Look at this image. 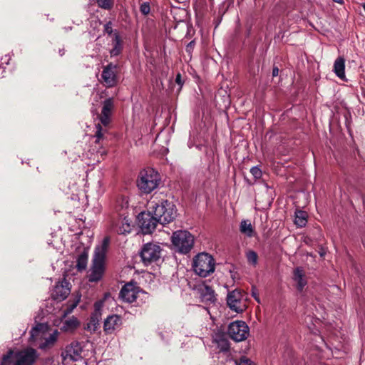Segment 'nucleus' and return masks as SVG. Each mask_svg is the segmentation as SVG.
<instances>
[{
  "mask_svg": "<svg viewBox=\"0 0 365 365\" xmlns=\"http://www.w3.org/2000/svg\"><path fill=\"white\" fill-rule=\"evenodd\" d=\"M109 244V239H103L102 245L95 249L92 267L89 274V281L96 282L99 281L104 273L105 259L106 250Z\"/></svg>",
  "mask_w": 365,
  "mask_h": 365,
  "instance_id": "nucleus-1",
  "label": "nucleus"
},
{
  "mask_svg": "<svg viewBox=\"0 0 365 365\" xmlns=\"http://www.w3.org/2000/svg\"><path fill=\"white\" fill-rule=\"evenodd\" d=\"M149 209L157 217L160 224H167L173 221L176 217L175 205L168 200L157 203L154 201L149 203Z\"/></svg>",
  "mask_w": 365,
  "mask_h": 365,
  "instance_id": "nucleus-2",
  "label": "nucleus"
},
{
  "mask_svg": "<svg viewBox=\"0 0 365 365\" xmlns=\"http://www.w3.org/2000/svg\"><path fill=\"white\" fill-rule=\"evenodd\" d=\"M45 330L46 327L39 324L31 331V341H36L41 339V341L38 344V348L41 350H47L53 347L59 334L58 330H54L51 334L47 335Z\"/></svg>",
  "mask_w": 365,
  "mask_h": 365,
  "instance_id": "nucleus-3",
  "label": "nucleus"
},
{
  "mask_svg": "<svg viewBox=\"0 0 365 365\" xmlns=\"http://www.w3.org/2000/svg\"><path fill=\"white\" fill-rule=\"evenodd\" d=\"M37 352L32 348H27L14 354L12 350L2 357L1 365H9L11 359H15L14 365H31L37 358Z\"/></svg>",
  "mask_w": 365,
  "mask_h": 365,
  "instance_id": "nucleus-4",
  "label": "nucleus"
},
{
  "mask_svg": "<svg viewBox=\"0 0 365 365\" xmlns=\"http://www.w3.org/2000/svg\"><path fill=\"white\" fill-rule=\"evenodd\" d=\"M160 180L159 174L156 171L147 168L140 173L137 186L141 192L148 194L158 186Z\"/></svg>",
  "mask_w": 365,
  "mask_h": 365,
  "instance_id": "nucleus-5",
  "label": "nucleus"
},
{
  "mask_svg": "<svg viewBox=\"0 0 365 365\" xmlns=\"http://www.w3.org/2000/svg\"><path fill=\"white\" fill-rule=\"evenodd\" d=\"M215 260L207 253H200L196 255L192 262L194 272L202 277H206L215 271Z\"/></svg>",
  "mask_w": 365,
  "mask_h": 365,
  "instance_id": "nucleus-6",
  "label": "nucleus"
},
{
  "mask_svg": "<svg viewBox=\"0 0 365 365\" xmlns=\"http://www.w3.org/2000/svg\"><path fill=\"white\" fill-rule=\"evenodd\" d=\"M172 243L177 252L187 254L194 245V237L187 230H178L173 234Z\"/></svg>",
  "mask_w": 365,
  "mask_h": 365,
  "instance_id": "nucleus-7",
  "label": "nucleus"
},
{
  "mask_svg": "<svg viewBox=\"0 0 365 365\" xmlns=\"http://www.w3.org/2000/svg\"><path fill=\"white\" fill-rule=\"evenodd\" d=\"M227 333L235 341H242L249 336L250 328L245 322L237 320L230 324Z\"/></svg>",
  "mask_w": 365,
  "mask_h": 365,
  "instance_id": "nucleus-8",
  "label": "nucleus"
},
{
  "mask_svg": "<svg viewBox=\"0 0 365 365\" xmlns=\"http://www.w3.org/2000/svg\"><path fill=\"white\" fill-rule=\"evenodd\" d=\"M162 249L158 244L147 243L140 252V257L145 265L157 262L161 257Z\"/></svg>",
  "mask_w": 365,
  "mask_h": 365,
  "instance_id": "nucleus-9",
  "label": "nucleus"
},
{
  "mask_svg": "<svg viewBox=\"0 0 365 365\" xmlns=\"http://www.w3.org/2000/svg\"><path fill=\"white\" fill-rule=\"evenodd\" d=\"M138 219V225L145 235L152 233L157 224L159 223L157 217L153 214L152 210L150 209L147 212H143L139 214Z\"/></svg>",
  "mask_w": 365,
  "mask_h": 365,
  "instance_id": "nucleus-10",
  "label": "nucleus"
},
{
  "mask_svg": "<svg viewBox=\"0 0 365 365\" xmlns=\"http://www.w3.org/2000/svg\"><path fill=\"white\" fill-rule=\"evenodd\" d=\"M242 299V292L238 289H235L227 294V304L231 310L237 313H242L245 309Z\"/></svg>",
  "mask_w": 365,
  "mask_h": 365,
  "instance_id": "nucleus-11",
  "label": "nucleus"
},
{
  "mask_svg": "<svg viewBox=\"0 0 365 365\" xmlns=\"http://www.w3.org/2000/svg\"><path fill=\"white\" fill-rule=\"evenodd\" d=\"M125 214L126 212L118 213V218L112 223L113 230L118 234L124 235L131 232V220Z\"/></svg>",
  "mask_w": 365,
  "mask_h": 365,
  "instance_id": "nucleus-12",
  "label": "nucleus"
},
{
  "mask_svg": "<svg viewBox=\"0 0 365 365\" xmlns=\"http://www.w3.org/2000/svg\"><path fill=\"white\" fill-rule=\"evenodd\" d=\"M101 78L107 87H113L117 83V66L109 63L104 66Z\"/></svg>",
  "mask_w": 365,
  "mask_h": 365,
  "instance_id": "nucleus-13",
  "label": "nucleus"
},
{
  "mask_svg": "<svg viewBox=\"0 0 365 365\" xmlns=\"http://www.w3.org/2000/svg\"><path fill=\"white\" fill-rule=\"evenodd\" d=\"M123 324L122 318L118 314L108 316L103 322V331L106 334H112L118 330Z\"/></svg>",
  "mask_w": 365,
  "mask_h": 365,
  "instance_id": "nucleus-14",
  "label": "nucleus"
},
{
  "mask_svg": "<svg viewBox=\"0 0 365 365\" xmlns=\"http://www.w3.org/2000/svg\"><path fill=\"white\" fill-rule=\"evenodd\" d=\"M139 293V289L135 284L128 283L120 290V297L125 302L132 303L135 301Z\"/></svg>",
  "mask_w": 365,
  "mask_h": 365,
  "instance_id": "nucleus-15",
  "label": "nucleus"
},
{
  "mask_svg": "<svg viewBox=\"0 0 365 365\" xmlns=\"http://www.w3.org/2000/svg\"><path fill=\"white\" fill-rule=\"evenodd\" d=\"M113 108L114 100L113 98H108L103 102L100 120L103 125L106 126L110 123Z\"/></svg>",
  "mask_w": 365,
  "mask_h": 365,
  "instance_id": "nucleus-16",
  "label": "nucleus"
},
{
  "mask_svg": "<svg viewBox=\"0 0 365 365\" xmlns=\"http://www.w3.org/2000/svg\"><path fill=\"white\" fill-rule=\"evenodd\" d=\"M68 285L69 283L66 280L57 283L51 293V296L53 299L60 302L64 300L71 292V289Z\"/></svg>",
  "mask_w": 365,
  "mask_h": 365,
  "instance_id": "nucleus-17",
  "label": "nucleus"
},
{
  "mask_svg": "<svg viewBox=\"0 0 365 365\" xmlns=\"http://www.w3.org/2000/svg\"><path fill=\"white\" fill-rule=\"evenodd\" d=\"M293 280L298 291L302 292L307 284L305 272L302 267H297L293 271Z\"/></svg>",
  "mask_w": 365,
  "mask_h": 365,
  "instance_id": "nucleus-18",
  "label": "nucleus"
},
{
  "mask_svg": "<svg viewBox=\"0 0 365 365\" xmlns=\"http://www.w3.org/2000/svg\"><path fill=\"white\" fill-rule=\"evenodd\" d=\"M345 59L340 56L338 57L334 63V72L340 79L344 80L345 78Z\"/></svg>",
  "mask_w": 365,
  "mask_h": 365,
  "instance_id": "nucleus-19",
  "label": "nucleus"
},
{
  "mask_svg": "<svg viewBox=\"0 0 365 365\" xmlns=\"http://www.w3.org/2000/svg\"><path fill=\"white\" fill-rule=\"evenodd\" d=\"M88 257V252L86 250H83V251L78 255L76 261V268L78 271L81 272L86 269Z\"/></svg>",
  "mask_w": 365,
  "mask_h": 365,
  "instance_id": "nucleus-20",
  "label": "nucleus"
},
{
  "mask_svg": "<svg viewBox=\"0 0 365 365\" xmlns=\"http://www.w3.org/2000/svg\"><path fill=\"white\" fill-rule=\"evenodd\" d=\"M78 326V322L74 317L65 320L63 322L61 329L63 331H72L77 328Z\"/></svg>",
  "mask_w": 365,
  "mask_h": 365,
  "instance_id": "nucleus-21",
  "label": "nucleus"
},
{
  "mask_svg": "<svg viewBox=\"0 0 365 365\" xmlns=\"http://www.w3.org/2000/svg\"><path fill=\"white\" fill-rule=\"evenodd\" d=\"M240 231L248 237H251L254 234V229L249 220H244L240 222Z\"/></svg>",
  "mask_w": 365,
  "mask_h": 365,
  "instance_id": "nucleus-22",
  "label": "nucleus"
},
{
  "mask_svg": "<svg viewBox=\"0 0 365 365\" xmlns=\"http://www.w3.org/2000/svg\"><path fill=\"white\" fill-rule=\"evenodd\" d=\"M307 222V213L302 210L295 212L294 224L299 227H304Z\"/></svg>",
  "mask_w": 365,
  "mask_h": 365,
  "instance_id": "nucleus-23",
  "label": "nucleus"
},
{
  "mask_svg": "<svg viewBox=\"0 0 365 365\" xmlns=\"http://www.w3.org/2000/svg\"><path fill=\"white\" fill-rule=\"evenodd\" d=\"M113 43V48L111 49L110 53L112 56H115L120 54L122 51V42L118 33L114 34Z\"/></svg>",
  "mask_w": 365,
  "mask_h": 365,
  "instance_id": "nucleus-24",
  "label": "nucleus"
},
{
  "mask_svg": "<svg viewBox=\"0 0 365 365\" xmlns=\"http://www.w3.org/2000/svg\"><path fill=\"white\" fill-rule=\"evenodd\" d=\"M201 296L202 299L206 302H214L216 299L214 290L208 286H205L202 289Z\"/></svg>",
  "mask_w": 365,
  "mask_h": 365,
  "instance_id": "nucleus-25",
  "label": "nucleus"
},
{
  "mask_svg": "<svg viewBox=\"0 0 365 365\" xmlns=\"http://www.w3.org/2000/svg\"><path fill=\"white\" fill-rule=\"evenodd\" d=\"M128 198L125 196L120 197L116 202V210L119 213L125 212V210L128 208Z\"/></svg>",
  "mask_w": 365,
  "mask_h": 365,
  "instance_id": "nucleus-26",
  "label": "nucleus"
},
{
  "mask_svg": "<svg viewBox=\"0 0 365 365\" xmlns=\"http://www.w3.org/2000/svg\"><path fill=\"white\" fill-rule=\"evenodd\" d=\"M98 6L103 9L110 10L113 8L114 0H96Z\"/></svg>",
  "mask_w": 365,
  "mask_h": 365,
  "instance_id": "nucleus-27",
  "label": "nucleus"
},
{
  "mask_svg": "<svg viewBox=\"0 0 365 365\" xmlns=\"http://www.w3.org/2000/svg\"><path fill=\"white\" fill-rule=\"evenodd\" d=\"M98 326H99V322L98 321H96L95 319H93L90 318V320L86 324V326L85 329L87 331H90L91 333H93V332L96 331V329H98Z\"/></svg>",
  "mask_w": 365,
  "mask_h": 365,
  "instance_id": "nucleus-28",
  "label": "nucleus"
},
{
  "mask_svg": "<svg viewBox=\"0 0 365 365\" xmlns=\"http://www.w3.org/2000/svg\"><path fill=\"white\" fill-rule=\"evenodd\" d=\"M218 346L220 347L222 351H226L229 350L230 345L229 342L227 339L221 338L219 340H217Z\"/></svg>",
  "mask_w": 365,
  "mask_h": 365,
  "instance_id": "nucleus-29",
  "label": "nucleus"
},
{
  "mask_svg": "<svg viewBox=\"0 0 365 365\" xmlns=\"http://www.w3.org/2000/svg\"><path fill=\"white\" fill-rule=\"evenodd\" d=\"M247 259L249 263L255 265L257 262V255L254 251H249L247 253Z\"/></svg>",
  "mask_w": 365,
  "mask_h": 365,
  "instance_id": "nucleus-30",
  "label": "nucleus"
},
{
  "mask_svg": "<svg viewBox=\"0 0 365 365\" xmlns=\"http://www.w3.org/2000/svg\"><path fill=\"white\" fill-rule=\"evenodd\" d=\"M79 302V299H77L76 302L71 303V304H68L66 309V310L63 311V317H66L67 314H71L73 310L76 307Z\"/></svg>",
  "mask_w": 365,
  "mask_h": 365,
  "instance_id": "nucleus-31",
  "label": "nucleus"
},
{
  "mask_svg": "<svg viewBox=\"0 0 365 365\" xmlns=\"http://www.w3.org/2000/svg\"><path fill=\"white\" fill-rule=\"evenodd\" d=\"M236 365H255L250 359L246 356H242L235 361Z\"/></svg>",
  "mask_w": 365,
  "mask_h": 365,
  "instance_id": "nucleus-32",
  "label": "nucleus"
},
{
  "mask_svg": "<svg viewBox=\"0 0 365 365\" xmlns=\"http://www.w3.org/2000/svg\"><path fill=\"white\" fill-rule=\"evenodd\" d=\"M250 173L255 179H259L262 177V170L257 166L252 167L250 169Z\"/></svg>",
  "mask_w": 365,
  "mask_h": 365,
  "instance_id": "nucleus-33",
  "label": "nucleus"
},
{
  "mask_svg": "<svg viewBox=\"0 0 365 365\" xmlns=\"http://www.w3.org/2000/svg\"><path fill=\"white\" fill-rule=\"evenodd\" d=\"M95 136L96 138L97 143H99L100 140L102 139V138L103 136V129L100 124H98L96 125V132Z\"/></svg>",
  "mask_w": 365,
  "mask_h": 365,
  "instance_id": "nucleus-34",
  "label": "nucleus"
},
{
  "mask_svg": "<svg viewBox=\"0 0 365 365\" xmlns=\"http://www.w3.org/2000/svg\"><path fill=\"white\" fill-rule=\"evenodd\" d=\"M140 12L145 15L148 14L150 12V5L148 3H143L141 4L140 7Z\"/></svg>",
  "mask_w": 365,
  "mask_h": 365,
  "instance_id": "nucleus-35",
  "label": "nucleus"
},
{
  "mask_svg": "<svg viewBox=\"0 0 365 365\" xmlns=\"http://www.w3.org/2000/svg\"><path fill=\"white\" fill-rule=\"evenodd\" d=\"M104 302L103 300L97 301L94 304V311L102 312V309L103 307Z\"/></svg>",
  "mask_w": 365,
  "mask_h": 365,
  "instance_id": "nucleus-36",
  "label": "nucleus"
},
{
  "mask_svg": "<svg viewBox=\"0 0 365 365\" xmlns=\"http://www.w3.org/2000/svg\"><path fill=\"white\" fill-rule=\"evenodd\" d=\"M101 316H102V312L93 311V312L92 313V314L91 316V318L100 322V319H101Z\"/></svg>",
  "mask_w": 365,
  "mask_h": 365,
  "instance_id": "nucleus-37",
  "label": "nucleus"
},
{
  "mask_svg": "<svg viewBox=\"0 0 365 365\" xmlns=\"http://www.w3.org/2000/svg\"><path fill=\"white\" fill-rule=\"evenodd\" d=\"M104 29L108 34L110 35L113 33L111 22H108L107 24H106L104 26Z\"/></svg>",
  "mask_w": 365,
  "mask_h": 365,
  "instance_id": "nucleus-38",
  "label": "nucleus"
},
{
  "mask_svg": "<svg viewBox=\"0 0 365 365\" xmlns=\"http://www.w3.org/2000/svg\"><path fill=\"white\" fill-rule=\"evenodd\" d=\"M175 82L180 86L179 89H180L183 85V81L182 80V76L180 73L176 76Z\"/></svg>",
  "mask_w": 365,
  "mask_h": 365,
  "instance_id": "nucleus-39",
  "label": "nucleus"
},
{
  "mask_svg": "<svg viewBox=\"0 0 365 365\" xmlns=\"http://www.w3.org/2000/svg\"><path fill=\"white\" fill-rule=\"evenodd\" d=\"M279 74V68L277 67H274L272 69V76H277Z\"/></svg>",
  "mask_w": 365,
  "mask_h": 365,
  "instance_id": "nucleus-40",
  "label": "nucleus"
},
{
  "mask_svg": "<svg viewBox=\"0 0 365 365\" xmlns=\"http://www.w3.org/2000/svg\"><path fill=\"white\" fill-rule=\"evenodd\" d=\"M252 296L254 297V298H255V299L258 302H259V297H258L257 294L255 292H252Z\"/></svg>",
  "mask_w": 365,
  "mask_h": 365,
  "instance_id": "nucleus-41",
  "label": "nucleus"
},
{
  "mask_svg": "<svg viewBox=\"0 0 365 365\" xmlns=\"http://www.w3.org/2000/svg\"><path fill=\"white\" fill-rule=\"evenodd\" d=\"M333 1L339 3V4H343V0H333Z\"/></svg>",
  "mask_w": 365,
  "mask_h": 365,
  "instance_id": "nucleus-42",
  "label": "nucleus"
},
{
  "mask_svg": "<svg viewBox=\"0 0 365 365\" xmlns=\"http://www.w3.org/2000/svg\"><path fill=\"white\" fill-rule=\"evenodd\" d=\"M363 8H364V9L365 11V4L363 5Z\"/></svg>",
  "mask_w": 365,
  "mask_h": 365,
  "instance_id": "nucleus-43",
  "label": "nucleus"
}]
</instances>
